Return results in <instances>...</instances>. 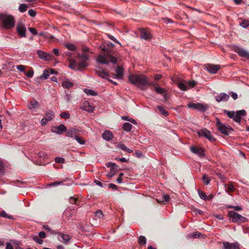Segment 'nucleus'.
Here are the masks:
<instances>
[{"mask_svg": "<svg viewBox=\"0 0 249 249\" xmlns=\"http://www.w3.org/2000/svg\"><path fill=\"white\" fill-rule=\"evenodd\" d=\"M170 200V197L167 195L164 194L163 196V201L164 202H168Z\"/></svg>", "mask_w": 249, "mask_h": 249, "instance_id": "69168bd1", "label": "nucleus"}, {"mask_svg": "<svg viewBox=\"0 0 249 249\" xmlns=\"http://www.w3.org/2000/svg\"><path fill=\"white\" fill-rule=\"evenodd\" d=\"M84 92L88 95L96 96L97 95V92H96L95 91H94L92 89H85Z\"/></svg>", "mask_w": 249, "mask_h": 249, "instance_id": "72a5a7b5", "label": "nucleus"}, {"mask_svg": "<svg viewBox=\"0 0 249 249\" xmlns=\"http://www.w3.org/2000/svg\"><path fill=\"white\" fill-rule=\"evenodd\" d=\"M216 127L217 129L225 135H228L230 132L233 131L232 128L229 125L222 124L219 119L216 121Z\"/></svg>", "mask_w": 249, "mask_h": 249, "instance_id": "423d86ee", "label": "nucleus"}, {"mask_svg": "<svg viewBox=\"0 0 249 249\" xmlns=\"http://www.w3.org/2000/svg\"><path fill=\"white\" fill-rule=\"evenodd\" d=\"M66 47H67V48H68L69 50L71 51H74L76 49L75 46L73 44L71 43L66 44Z\"/></svg>", "mask_w": 249, "mask_h": 249, "instance_id": "3c124183", "label": "nucleus"}, {"mask_svg": "<svg viewBox=\"0 0 249 249\" xmlns=\"http://www.w3.org/2000/svg\"><path fill=\"white\" fill-rule=\"evenodd\" d=\"M33 75H34V71L33 70H30L28 71L26 73V76H27L28 77H30V78L32 77Z\"/></svg>", "mask_w": 249, "mask_h": 249, "instance_id": "13d9d810", "label": "nucleus"}, {"mask_svg": "<svg viewBox=\"0 0 249 249\" xmlns=\"http://www.w3.org/2000/svg\"><path fill=\"white\" fill-rule=\"evenodd\" d=\"M219 65L206 64L204 66V69L211 73H215L220 69Z\"/></svg>", "mask_w": 249, "mask_h": 249, "instance_id": "ddd939ff", "label": "nucleus"}, {"mask_svg": "<svg viewBox=\"0 0 249 249\" xmlns=\"http://www.w3.org/2000/svg\"><path fill=\"white\" fill-rule=\"evenodd\" d=\"M37 54L40 59L44 60H49L51 59L52 57V54L46 53L41 50H38L37 51Z\"/></svg>", "mask_w": 249, "mask_h": 249, "instance_id": "6ab92c4d", "label": "nucleus"}, {"mask_svg": "<svg viewBox=\"0 0 249 249\" xmlns=\"http://www.w3.org/2000/svg\"><path fill=\"white\" fill-rule=\"evenodd\" d=\"M53 53H54V54H55V56H59V51L58 49L57 48H54L53 50Z\"/></svg>", "mask_w": 249, "mask_h": 249, "instance_id": "338daca9", "label": "nucleus"}, {"mask_svg": "<svg viewBox=\"0 0 249 249\" xmlns=\"http://www.w3.org/2000/svg\"><path fill=\"white\" fill-rule=\"evenodd\" d=\"M28 14L32 17H34L36 15V12L33 9H30L28 11Z\"/></svg>", "mask_w": 249, "mask_h": 249, "instance_id": "680f3d73", "label": "nucleus"}, {"mask_svg": "<svg viewBox=\"0 0 249 249\" xmlns=\"http://www.w3.org/2000/svg\"><path fill=\"white\" fill-rule=\"evenodd\" d=\"M232 50L241 57L249 59V52L245 49L235 45L233 46Z\"/></svg>", "mask_w": 249, "mask_h": 249, "instance_id": "6e6552de", "label": "nucleus"}, {"mask_svg": "<svg viewBox=\"0 0 249 249\" xmlns=\"http://www.w3.org/2000/svg\"><path fill=\"white\" fill-rule=\"evenodd\" d=\"M17 31L20 37H26V29L22 23H18L17 26Z\"/></svg>", "mask_w": 249, "mask_h": 249, "instance_id": "f8f14e48", "label": "nucleus"}, {"mask_svg": "<svg viewBox=\"0 0 249 249\" xmlns=\"http://www.w3.org/2000/svg\"><path fill=\"white\" fill-rule=\"evenodd\" d=\"M29 31L34 35H38V33L36 29L34 28H28Z\"/></svg>", "mask_w": 249, "mask_h": 249, "instance_id": "6e6d98bb", "label": "nucleus"}, {"mask_svg": "<svg viewBox=\"0 0 249 249\" xmlns=\"http://www.w3.org/2000/svg\"><path fill=\"white\" fill-rule=\"evenodd\" d=\"M79 108L88 112H92L94 111V107L88 102H84Z\"/></svg>", "mask_w": 249, "mask_h": 249, "instance_id": "a211bd4d", "label": "nucleus"}, {"mask_svg": "<svg viewBox=\"0 0 249 249\" xmlns=\"http://www.w3.org/2000/svg\"><path fill=\"white\" fill-rule=\"evenodd\" d=\"M193 212L196 215L198 214H202L203 213V212L202 211H201L199 209H196V208H194L193 210Z\"/></svg>", "mask_w": 249, "mask_h": 249, "instance_id": "bf43d9fd", "label": "nucleus"}, {"mask_svg": "<svg viewBox=\"0 0 249 249\" xmlns=\"http://www.w3.org/2000/svg\"><path fill=\"white\" fill-rule=\"evenodd\" d=\"M123 71V69L121 66H117L115 70L116 73L112 74V77L118 79H121L124 75Z\"/></svg>", "mask_w": 249, "mask_h": 249, "instance_id": "aec40b11", "label": "nucleus"}, {"mask_svg": "<svg viewBox=\"0 0 249 249\" xmlns=\"http://www.w3.org/2000/svg\"><path fill=\"white\" fill-rule=\"evenodd\" d=\"M62 85L64 88L69 89L73 86V83L69 81L68 79H66L63 81Z\"/></svg>", "mask_w": 249, "mask_h": 249, "instance_id": "cd10ccee", "label": "nucleus"}, {"mask_svg": "<svg viewBox=\"0 0 249 249\" xmlns=\"http://www.w3.org/2000/svg\"><path fill=\"white\" fill-rule=\"evenodd\" d=\"M78 132V130L76 128H70L66 131L67 136L71 138H75L77 135Z\"/></svg>", "mask_w": 249, "mask_h": 249, "instance_id": "4be33fe9", "label": "nucleus"}, {"mask_svg": "<svg viewBox=\"0 0 249 249\" xmlns=\"http://www.w3.org/2000/svg\"><path fill=\"white\" fill-rule=\"evenodd\" d=\"M34 240L39 244H41L43 243V240L41 239L38 238L37 236L34 237Z\"/></svg>", "mask_w": 249, "mask_h": 249, "instance_id": "0e129e2a", "label": "nucleus"}, {"mask_svg": "<svg viewBox=\"0 0 249 249\" xmlns=\"http://www.w3.org/2000/svg\"><path fill=\"white\" fill-rule=\"evenodd\" d=\"M129 81L142 90H145L148 84V78L143 74H131Z\"/></svg>", "mask_w": 249, "mask_h": 249, "instance_id": "f03ea898", "label": "nucleus"}, {"mask_svg": "<svg viewBox=\"0 0 249 249\" xmlns=\"http://www.w3.org/2000/svg\"><path fill=\"white\" fill-rule=\"evenodd\" d=\"M28 8V6L26 4L22 3L20 4L18 10L20 12L23 13L27 10Z\"/></svg>", "mask_w": 249, "mask_h": 249, "instance_id": "58836bf2", "label": "nucleus"}, {"mask_svg": "<svg viewBox=\"0 0 249 249\" xmlns=\"http://www.w3.org/2000/svg\"><path fill=\"white\" fill-rule=\"evenodd\" d=\"M54 116V113L51 110L47 111L45 113V116L44 117L49 122L52 120Z\"/></svg>", "mask_w": 249, "mask_h": 249, "instance_id": "a878e982", "label": "nucleus"}, {"mask_svg": "<svg viewBox=\"0 0 249 249\" xmlns=\"http://www.w3.org/2000/svg\"><path fill=\"white\" fill-rule=\"evenodd\" d=\"M67 130L66 127L63 124H61L57 126H54L52 129V131L57 134H62L63 132H66Z\"/></svg>", "mask_w": 249, "mask_h": 249, "instance_id": "dca6fc26", "label": "nucleus"}, {"mask_svg": "<svg viewBox=\"0 0 249 249\" xmlns=\"http://www.w3.org/2000/svg\"><path fill=\"white\" fill-rule=\"evenodd\" d=\"M60 116L63 119H67L70 118V114L67 112H63L61 113Z\"/></svg>", "mask_w": 249, "mask_h": 249, "instance_id": "c03bdc74", "label": "nucleus"}, {"mask_svg": "<svg viewBox=\"0 0 249 249\" xmlns=\"http://www.w3.org/2000/svg\"><path fill=\"white\" fill-rule=\"evenodd\" d=\"M202 234L199 232H196L192 234V237L193 238H197L200 237Z\"/></svg>", "mask_w": 249, "mask_h": 249, "instance_id": "4d7b16f0", "label": "nucleus"}, {"mask_svg": "<svg viewBox=\"0 0 249 249\" xmlns=\"http://www.w3.org/2000/svg\"><path fill=\"white\" fill-rule=\"evenodd\" d=\"M202 180L206 185H208L210 183V179H209L208 176L206 175H204L202 177Z\"/></svg>", "mask_w": 249, "mask_h": 249, "instance_id": "37998d69", "label": "nucleus"}, {"mask_svg": "<svg viewBox=\"0 0 249 249\" xmlns=\"http://www.w3.org/2000/svg\"><path fill=\"white\" fill-rule=\"evenodd\" d=\"M107 167H110V171L111 172L112 171V170H116L118 167V166L114 163H113V162H108L107 164Z\"/></svg>", "mask_w": 249, "mask_h": 249, "instance_id": "f704fd0d", "label": "nucleus"}, {"mask_svg": "<svg viewBox=\"0 0 249 249\" xmlns=\"http://www.w3.org/2000/svg\"><path fill=\"white\" fill-rule=\"evenodd\" d=\"M59 239L64 243H68L71 240V237L68 234L59 233Z\"/></svg>", "mask_w": 249, "mask_h": 249, "instance_id": "393cba45", "label": "nucleus"}, {"mask_svg": "<svg viewBox=\"0 0 249 249\" xmlns=\"http://www.w3.org/2000/svg\"><path fill=\"white\" fill-rule=\"evenodd\" d=\"M17 70L18 71L23 72L25 71V66L22 65H17L16 67Z\"/></svg>", "mask_w": 249, "mask_h": 249, "instance_id": "052dcab7", "label": "nucleus"}, {"mask_svg": "<svg viewBox=\"0 0 249 249\" xmlns=\"http://www.w3.org/2000/svg\"><path fill=\"white\" fill-rule=\"evenodd\" d=\"M132 127V124L129 123H125L123 124V129L127 132H130Z\"/></svg>", "mask_w": 249, "mask_h": 249, "instance_id": "c756f323", "label": "nucleus"}, {"mask_svg": "<svg viewBox=\"0 0 249 249\" xmlns=\"http://www.w3.org/2000/svg\"><path fill=\"white\" fill-rule=\"evenodd\" d=\"M0 20L3 26L7 29H10L15 26V20L12 15L1 14L0 15Z\"/></svg>", "mask_w": 249, "mask_h": 249, "instance_id": "7ed1b4c3", "label": "nucleus"}, {"mask_svg": "<svg viewBox=\"0 0 249 249\" xmlns=\"http://www.w3.org/2000/svg\"><path fill=\"white\" fill-rule=\"evenodd\" d=\"M89 56L86 53H78L77 54V59L80 61V62H85L87 63V61L89 60Z\"/></svg>", "mask_w": 249, "mask_h": 249, "instance_id": "5701e85b", "label": "nucleus"}, {"mask_svg": "<svg viewBox=\"0 0 249 249\" xmlns=\"http://www.w3.org/2000/svg\"><path fill=\"white\" fill-rule=\"evenodd\" d=\"M102 137L104 140L110 141L113 138V135L110 131L106 130L102 134Z\"/></svg>", "mask_w": 249, "mask_h": 249, "instance_id": "b1692460", "label": "nucleus"}, {"mask_svg": "<svg viewBox=\"0 0 249 249\" xmlns=\"http://www.w3.org/2000/svg\"><path fill=\"white\" fill-rule=\"evenodd\" d=\"M157 108L160 113L164 116H167L168 115V112L161 106H158Z\"/></svg>", "mask_w": 249, "mask_h": 249, "instance_id": "4c0bfd02", "label": "nucleus"}, {"mask_svg": "<svg viewBox=\"0 0 249 249\" xmlns=\"http://www.w3.org/2000/svg\"><path fill=\"white\" fill-rule=\"evenodd\" d=\"M107 36L109 38H110L112 40L114 41L115 43H117L121 46V43L113 36L109 34H107Z\"/></svg>", "mask_w": 249, "mask_h": 249, "instance_id": "5fc2aeb1", "label": "nucleus"}, {"mask_svg": "<svg viewBox=\"0 0 249 249\" xmlns=\"http://www.w3.org/2000/svg\"><path fill=\"white\" fill-rule=\"evenodd\" d=\"M155 89L156 92L159 94H161L164 93L166 91V90L164 88L161 87H155Z\"/></svg>", "mask_w": 249, "mask_h": 249, "instance_id": "79ce46f5", "label": "nucleus"}, {"mask_svg": "<svg viewBox=\"0 0 249 249\" xmlns=\"http://www.w3.org/2000/svg\"><path fill=\"white\" fill-rule=\"evenodd\" d=\"M4 171V166L3 163L0 161V176H1L3 174Z\"/></svg>", "mask_w": 249, "mask_h": 249, "instance_id": "e2e57ef3", "label": "nucleus"}, {"mask_svg": "<svg viewBox=\"0 0 249 249\" xmlns=\"http://www.w3.org/2000/svg\"><path fill=\"white\" fill-rule=\"evenodd\" d=\"M188 106L190 108H193L201 112H205L208 108L207 105H203L200 103L189 104Z\"/></svg>", "mask_w": 249, "mask_h": 249, "instance_id": "9d476101", "label": "nucleus"}, {"mask_svg": "<svg viewBox=\"0 0 249 249\" xmlns=\"http://www.w3.org/2000/svg\"><path fill=\"white\" fill-rule=\"evenodd\" d=\"M229 95L224 92L221 93L215 97L216 101L218 103L221 102H227L229 100Z\"/></svg>", "mask_w": 249, "mask_h": 249, "instance_id": "f3484780", "label": "nucleus"}, {"mask_svg": "<svg viewBox=\"0 0 249 249\" xmlns=\"http://www.w3.org/2000/svg\"><path fill=\"white\" fill-rule=\"evenodd\" d=\"M63 182H64V181L53 182L50 183L49 184V185L50 186H54L59 185L60 184H62Z\"/></svg>", "mask_w": 249, "mask_h": 249, "instance_id": "864d4df0", "label": "nucleus"}, {"mask_svg": "<svg viewBox=\"0 0 249 249\" xmlns=\"http://www.w3.org/2000/svg\"><path fill=\"white\" fill-rule=\"evenodd\" d=\"M234 190L235 188L233 185L231 183L228 185V187L227 190H226V192H228V193L229 194L230 193L234 192Z\"/></svg>", "mask_w": 249, "mask_h": 249, "instance_id": "de8ad7c7", "label": "nucleus"}, {"mask_svg": "<svg viewBox=\"0 0 249 249\" xmlns=\"http://www.w3.org/2000/svg\"><path fill=\"white\" fill-rule=\"evenodd\" d=\"M240 25L244 28H247L249 26V22L248 21L244 20L240 23Z\"/></svg>", "mask_w": 249, "mask_h": 249, "instance_id": "09e8293b", "label": "nucleus"}, {"mask_svg": "<svg viewBox=\"0 0 249 249\" xmlns=\"http://www.w3.org/2000/svg\"><path fill=\"white\" fill-rule=\"evenodd\" d=\"M117 147L128 153H132L133 152L132 150L127 148L124 143H119L117 145Z\"/></svg>", "mask_w": 249, "mask_h": 249, "instance_id": "bb28decb", "label": "nucleus"}, {"mask_svg": "<svg viewBox=\"0 0 249 249\" xmlns=\"http://www.w3.org/2000/svg\"><path fill=\"white\" fill-rule=\"evenodd\" d=\"M55 162L58 163H63L65 162V159L61 157H56L55 158Z\"/></svg>", "mask_w": 249, "mask_h": 249, "instance_id": "8fccbe9b", "label": "nucleus"}, {"mask_svg": "<svg viewBox=\"0 0 249 249\" xmlns=\"http://www.w3.org/2000/svg\"><path fill=\"white\" fill-rule=\"evenodd\" d=\"M50 75V71L49 70H45L43 71V74L40 76V78L41 80H44L48 78L49 76Z\"/></svg>", "mask_w": 249, "mask_h": 249, "instance_id": "7c9ffc66", "label": "nucleus"}, {"mask_svg": "<svg viewBox=\"0 0 249 249\" xmlns=\"http://www.w3.org/2000/svg\"><path fill=\"white\" fill-rule=\"evenodd\" d=\"M191 151L196 154H197L200 158H203L205 156L204 150L201 148H198L196 146L193 145L190 147Z\"/></svg>", "mask_w": 249, "mask_h": 249, "instance_id": "2eb2a0df", "label": "nucleus"}, {"mask_svg": "<svg viewBox=\"0 0 249 249\" xmlns=\"http://www.w3.org/2000/svg\"><path fill=\"white\" fill-rule=\"evenodd\" d=\"M228 216L232 218V221L234 223H242L247 222L248 220L247 218L243 217L238 213L235 212L233 211L229 212Z\"/></svg>", "mask_w": 249, "mask_h": 249, "instance_id": "20e7f679", "label": "nucleus"}, {"mask_svg": "<svg viewBox=\"0 0 249 249\" xmlns=\"http://www.w3.org/2000/svg\"><path fill=\"white\" fill-rule=\"evenodd\" d=\"M39 105V103L37 101L34 99L31 101L28 104V107L32 109L33 108H35L36 107H38Z\"/></svg>", "mask_w": 249, "mask_h": 249, "instance_id": "c85d7f7f", "label": "nucleus"}, {"mask_svg": "<svg viewBox=\"0 0 249 249\" xmlns=\"http://www.w3.org/2000/svg\"><path fill=\"white\" fill-rule=\"evenodd\" d=\"M140 36L142 39L145 40H150L152 38V36L149 31L145 29H141L140 30Z\"/></svg>", "mask_w": 249, "mask_h": 249, "instance_id": "9b49d317", "label": "nucleus"}, {"mask_svg": "<svg viewBox=\"0 0 249 249\" xmlns=\"http://www.w3.org/2000/svg\"><path fill=\"white\" fill-rule=\"evenodd\" d=\"M88 66V63L84 62L77 63L74 59H70L69 60V67L72 70L81 71L82 69L86 68Z\"/></svg>", "mask_w": 249, "mask_h": 249, "instance_id": "39448f33", "label": "nucleus"}, {"mask_svg": "<svg viewBox=\"0 0 249 249\" xmlns=\"http://www.w3.org/2000/svg\"><path fill=\"white\" fill-rule=\"evenodd\" d=\"M95 215L98 217V218H102L104 216V214L103 213V212L101 210H98L96 212H95Z\"/></svg>", "mask_w": 249, "mask_h": 249, "instance_id": "603ef678", "label": "nucleus"}, {"mask_svg": "<svg viewBox=\"0 0 249 249\" xmlns=\"http://www.w3.org/2000/svg\"><path fill=\"white\" fill-rule=\"evenodd\" d=\"M138 243L140 245H145L146 243V239L144 236H140L138 239Z\"/></svg>", "mask_w": 249, "mask_h": 249, "instance_id": "e433bc0d", "label": "nucleus"}, {"mask_svg": "<svg viewBox=\"0 0 249 249\" xmlns=\"http://www.w3.org/2000/svg\"><path fill=\"white\" fill-rule=\"evenodd\" d=\"M5 249H13V247L10 243H7Z\"/></svg>", "mask_w": 249, "mask_h": 249, "instance_id": "774afa93", "label": "nucleus"}, {"mask_svg": "<svg viewBox=\"0 0 249 249\" xmlns=\"http://www.w3.org/2000/svg\"><path fill=\"white\" fill-rule=\"evenodd\" d=\"M74 139L80 144H84L85 143V141L81 137H79L78 135L75 136Z\"/></svg>", "mask_w": 249, "mask_h": 249, "instance_id": "a18cd8bd", "label": "nucleus"}, {"mask_svg": "<svg viewBox=\"0 0 249 249\" xmlns=\"http://www.w3.org/2000/svg\"><path fill=\"white\" fill-rule=\"evenodd\" d=\"M246 115V112L245 110H240L235 112L232 119L236 123L239 124L241 122V116H245Z\"/></svg>", "mask_w": 249, "mask_h": 249, "instance_id": "4468645a", "label": "nucleus"}, {"mask_svg": "<svg viewBox=\"0 0 249 249\" xmlns=\"http://www.w3.org/2000/svg\"><path fill=\"white\" fill-rule=\"evenodd\" d=\"M198 194L199 195V197L203 200H207V195L203 191L198 190L197 191Z\"/></svg>", "mask_w": 249, "mask_h": 249, "instance_id": "a19ab883", "label": "nucleus"}, {"mask_svg": "<svg viewBox=\"0 0 249 249\" xmlns=\"http://www.w3.org/2000/svg\"><path fill=\"white\" fill-rule=\"evenodd\" d=\"M197 133L199 137H205L211 142L215 141V139L211 134L210 131L206 129H202L197 131Z\"/></svg>", "mask_w": 249, "mask_h": 249, "instance_id": "0eeeda50", "label": "nucleus"}, {"mask_svg": "<svg viewBox=\"0 0 249 249\" xmlns=\"http://www.w3.org/2000/svg\"><path fill=\"white\" fill-rule=\"evenodd\" d=\"M186 83L188 88H193L196 84V82L194 80L188 81Z\"/></svg>", "mask_w": 249, "mask_h": 249, "instance_id": "49530a36", "label": "nucleus"}, {"mask_svg": "<svg viewBox=\"0 0 249 249\" xmlns=\"http://www.w3.org/2000/svg\"><path fill=\"white\" fill-rule=\"evenodd\" d=\"M223 113L227 115V116L231 119H232V118L233 117L234 114H235V112L234 111H228L226 109L223 110Z\"/></svg>", "mask_w": 249, "mask_h": 249, "instance_id": "ea45409f", "label": "nucleus"}, {"mask_svg": "<svg viewBox=\"0 0 249 249\" xmlns=\"http://www.w3.org/2000/svg\"><path fill=\"white\" fill-rule=\"evenodd\" d=\"M69 202L71 204H75L77 206H79L80 205V201L78 199L75 198L72 196H71L69 198Z\"/></svg>", "mask_w": 249, "mask_h": 249, "instance_id": "2f4dec72", "label": "nucleus"}, {"mask_svg": "<svg viewBox=\"0 0 249 249\" xmlns=\"http://www.w3.org/2000/svg\"><path fill=\"white\" fill-rule=\"evenodd\" d=\"M222 249H241V246L237 242H235L234 243L224 242H223Z\"/></svg>", "mask_w": 249, "mask_h": 249, "instance_id": "1a4fd4ad", "label": "nucleus"}, {"mask_svg": "<svg viewBox=\"0 0 249 249\" xmlns=\"http://www.w3.org/2000/svg\"><path fill=\"white\" fill-rule=\"evenodd\" d=\"M178 87L182 90L186 91L188 89V88L187 87V83L185 84L182 82H180L178 83Z\"/></svg>", "mask_w": 249, "mask_h": 249, "instance_id": "c9c22d12", "label": "nucleus"}, {"mask_svg": "<svg viewBox=\"0 0 249 249\" xmlns=\"http://www.w3.org/2000/svg\"><path fill=\"white\" fill-rule=\"evenodd\" d=\"M0 216L8 218L10 219H13L14 217L12 215H9L7 214L4 211L2 210L0 213Z\"/></svg>", "mask_w": 249, "mask_h": 249, "instance_id": "473e14b6", "label": "nucleus"}, {"mask_svg": "<svg viewBox=\"0 0 249 249\" xmlns=\"http://www.w3.org/2000/svg\"><path fill=\"white\" fill-rule=\"evenodd\" d=\"M96 73L98 75V76L107 80V78L109 76V73L107 72H106L103 70V69L99 67V70H95Z\"/></svg>", "mask_w": 249, "mask_h": 249, "instance_id": "412c9836", "label": "nucleus"}, {"mask_svg": "<svg viewBox=\"0 0 249 249\" xmlns=\"http://www.w3.org/2000/svg\"><path fill=\"white\" fill-rule=\"evenodd\" d=\"M114 45L107 43L101 46L102 53L97 57V61L101 64H107L109 62L115 64L117 62L118 53L114 51Z\"/></svg>", "mask_w": 249, "mask_h": 249, "instance_id": "f257e3e1", "label": "nucleus"}]
</instances>
